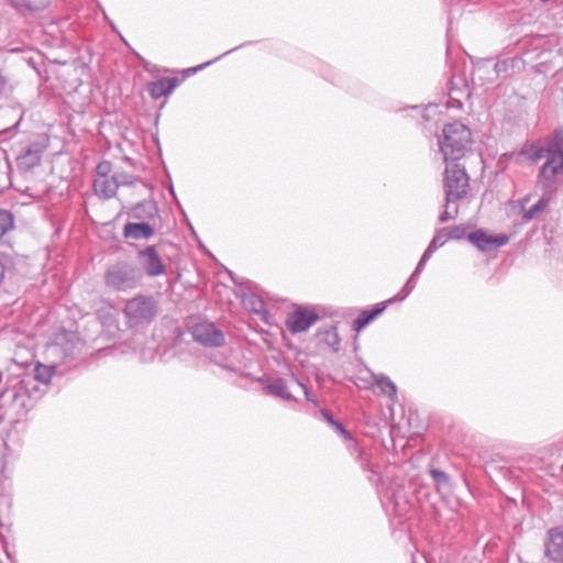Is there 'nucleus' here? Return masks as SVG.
Returning a JSON list of instances; mask_svg holds the SVG:
<instances>
[{"mask_svg":"<svg viewBox=\"0 0 563 563\" xmlns=\"http://www.w3.org/2000/svg\"><path fill=\"white\" fill-rule=\"evenodd\" d=\"M443 187L446 203L461 200L468 194L470 177L460 161L445 162Z\"/></svg>","mask_w":563,"mask_h":563,"instance_id":"20e7f679","label":"nucleus"},{"mask_svg":"<svg viewBox=\"0 0 563 563\" xmlns=\"http://www.w3.org/2000/svg\"><path fill=\"white\" fill-rule=\"evenodd\" d=\"M333 428L349 443L347 449L350 451H352V450L356 451L357 460L361 463H364L365 462V452L363 451V449H358L357 443L352 438L350 432L339 421L336 423H334Z\"/></svg>","mask_w":563,"mask_h":563,"instance_id":"a211bd4d","label":"nucleus"},{"mask_svg":"<svg viewBox=\"0 0 563 563\" xmlns=\"http://www.w3.org/2000/svg\"><path fill=\"white\" fill-rule=\"evenodd\" d=\"M112 166L110 162H101L97 166V176L96 177H109L111 176Z\"/></svg>","mask_w":563,"mask_h":563,"instance_id":"393cba45","label":"nucleus"},{"mask_svg":"<svg viewBox=\"0 0 563 563\" xmlns=\"http://www.w3.org/2000/svg\"><path fill=\"white\" fill-rule=\"evenodd\" d=\"M319 319L318 313L310 308L297 307L288 313L286 325L292 333L303 332Z\"/></svg>","mask_w":563,"mask_h":563,"instance_id":"0eeeda50","label":"nucleus"},{"mask_svg":"<svg viewBox=\"0 0 563 563\" xmlns=\"http://www.w3.org/2000/svg\"><path fill=\"white\" fill-rule=\"evenodd\" d=\"M470 240L478 249L489 251L505 245L508 242V236L505 234L492 235L485 231L478 230L470 234Z\"/></svg>","mask_w":563,"mask_h":563,"instance_id":"9d476101","label":"nucleus"},{"mask_svg":"<svg viewBox=\"0 0 563 563\" xmlns=\"http://www.w3.org/2000/svg\"><path fill=\"white\" fill-rule=\"evenodd\" d=\"M93 188L97 195L103 198H111L115 195L118 187L114 176L109 177H96L93 181Z\"/></svg>","mask_w":563,"mask_h":563,"instance_id":"4468645a","label":"nucleus"},{"mask_svg":"<svg viewBox=\"0 0 563 563\" xmlns=\"http://www.w3.org/2000/svg\"><path fill=\"white\" fill-rule=\"evenodd\" d=\"M208 65H209V62H206V63H205V66H208ZM201 66L203 67V65H201Z\"/></svg>","mask_w":563,"mask_h":563,"instance_id":"473e14b6","label":"nucleus"},{"mask_svg":"<svg viewBox=\"0 0 563 563\" xmlns=\"http://www.w3.org/2000/svg\"><path fill=\"white\" fill-rule=\"evenodd\" d=\"M294 380H295L296 385L303 390L307 400L312 401V399L310 398V394H309L308 389L306 388V386L302 385L301 383L297 382L295 378H294Z\"/></svg>","mask_w":563,"mask_h":563,"instance_id":"cd10ccee","label":"nucleus"},{"mask_svg":"<svg viewBox=\"0 0 563 563\" xmlns=\"http://www.w3.org/2000/svg\"><path fill=\"white\" fill-rule=\"evenodd\" d=\"M545 158L540 170V178L547 181L553 180L555 175L563 169V133H556L554 139L544 147L536 150L533 161Z\"/></svg>","mask_w":563,"mask_h":563,"instance_id":"7ed1b4c3","label":"nucleus"},{"mask_svg":"<svg viewBox=\"0 0 563 563\" xmlns=\"http://www.w3.org/2000/svg\"><path fill=\"white\" fill-rule=\"evenodd\" d=\"M133 280L132 269L126 265H119L106 275L107 285L117 289L129 286Z\"/></svg>","mask_w":563,"mask_h":563,"instance_id":"f8f14e48","label":"nucleus"},{"mask_svg":"<svg viewBox=\"0 0 563 563\" xmlns=\"http://www.w3.org/2000/svg\"><path fill=\"white\" fill-rule=\"evenodd\" d=\"M21 364L13 363L8 368L10 375L19 378L10 388L0 391V407L11 402L16 408L26 409L32 406V400L41 397V390L35 384L32 374L24 372Z\"/></svg>","mask_w":563,"mask_h":563,"instance_id":"f257e3e1","label":"nucleus"},{"mask_svg":"<svg viewBox=\"0 0 563 563\" xmlns=\"http://www.w3.org/2000/svg\"><path fill=\"white\" fill-rule=\"evenodd\" d=\"M140 260L145 273L150 276L163 275L165 273V266L161 262L157 252L153 246L145 249L140 252Z\"/></svg>","mask_w":563,"mask_h":563,"instance_id":"9b49d317","label":"nucleus"},{"mask_svg":"<svg viewBox=\"0 0 563 563\" xmlns=\"http://www.w3.org/2000/svg\"><path fill=\"white\" fill-rule=\"evenodd\" d=\"M549 199L542 198L540 199L532 208L525 211L523 219L529 221L533 219L538 213L544 210V208L548 206Z\"/></svg>","mask_w":563,"mask_h":563,"instance_id":"5701e85b","label":"nucleus"},{"mask_svg":"<svg viewBox=\"0 0 563 563\" xmlns=\"http://www.w3.org/2000/svg\"><path fill=\"white\" fill-rule=\"evenodd\" d=\"M208 65H209V62H206V63H205V66H208ZM201 66L203 67V65H201Z\"/></svg>","mask_w":563,"mask_h":563,"instance_id":"72a5a7b5","label":"nucleus"},{"mask_svg":"<svg viewBox=\"0 0 563 563\" xmlns=\"http://www.w3.org/2000/svg\"><path fill=\"white\" fill-rule=\"evenodd\" d=\"M192 336L196 341L210 347L221 346L224 342V335L217 330L212 323L199 322L191 329Z\"/></svg>","mask_w":563,"mask_h":563,"instance_id":"6e6552de","label":"nucleus"},{"mask_svg":"<svg viewBox=\"0 0 563 563\" xmlns=\"http://www.w3.org/2000/svg\"><path fill=\"white\" fill-rule=\"evenodd\" d=\"M430 475L438 487L449 484V475L441 470L432 468Z\"/></svg>","mask_w":563,"mask_h":563,"instance_id":"b1692460","label":"nucleus"},{"mask_svg":"<svg viewBox=\"0 0 563 563\" xmlns=\"http://www.w3.org/2000/svg\"><path fill=\"white\" fill-rule=\"evenodd\" d=\"M123 234L126 239H150L154 234V229L148 223L129 222L124 225Z\"/></svg>","mask_w":563,"mask_h":563,"instance_id":"ddd939ff","label":"nucleus"},{"mask_svg":"<svg viewBox=\"0 0 563 563\" xmlns=\"http://www.w3.org/2000/svg\"><path fill=\"white\" fill-rule=\"evenodd\" d=\"M11 365H3V364H0V377L3 375L4 371H8V368L10 367Z\"/></svg>","mask_w":563,"mask_h":563,"instance_id":"c85d7f7f","label":"nucleus"},{"mask_svg":"<svg viewBox=\"0 0 563 563\" xmlns=\"http://www.w3.org/2000/svg\"><path fill=\"white\" fill-rule=\"evenodd\" d=\"M282 355H278V356H274V360L277 362V363H280L282 362Z\"/></svg>","mask_w":563,"mask_h":563,"instance_id":"7c9ffc66","label":"nucleus"},{"mask_svg":"<svg viewBox=\"0 0 563 563\" xmlns=\"http://www.w3.org/2000/svg\"><path fill=\"white\" fill-rule=\"evenodd\" d=\"M376 384L382 389V393L390 398H394L397 394L396 385L385 375H374Z\"/></svg>","mask_w":563,"mask_h":563,"instance_id":"aec40b11","label":"nucleus"},{"mask_svg":"<svg viewBox=\"0 0 563 563\" xmlns=\"http://www.w3.org/2000/svg\"><path fill=\"white\" fill-rule=\"evenodd\" d=\"M385 310L384 305L376 306L371 310H363L357 318L353 321V330L360 332L368 323H371L376 317H378Z\"/></svg>","mask_w":563,"mask_h":563,"instance_id":"f3484780","label":"nucleus"},{"mask_svg":"<svg viewBox=\"0 0 563 563\" xmlns=\"http://www.w3.org/2000/svg\"><path fill=\"white\" fill-rule=\"evenodd\" d=\"M320 338L322 341L327 342L333 351L340 349V339L335 330H327L320 334Z\"/></svg>","mask_w":563,"mask_h":563,"instance_id":"4be33fe9","label":"nucleus"},{"mask_svg":"<svg viewBox=\"0 0 563 563\" xmlns=\"http://www.w3.org/2000/svg\"><path fill=\"white\" fill-rule=\"evenodd\" d=\"M264 393L267 395L279 397L284 400L295 399L291 393L288 391L287 384L283 378H277L272 382H267L264 386Z\"/></svg>","mask_w":563,"mask_h":563,"instance_id":"dca6fc26","label":"nucleus"},{"mask_svg":"<svg viewBox=\"0 0 563 563\" xmlns=\"http://www.w3.org/2000/svg\"><path fill=\"white\" fill-rule=\"evenodd\" d=\"M545 556L551 563H563V528H552L547 533Z\"/></svg>","mask_w":563,"mask_h":563,"instance_id":"1a4fd4ad","label":"nucleus"},{"mask_svg":"<svg viewBox=\"0 0 563 563\" xmlns=\"http://www.w3.org/2000/svg\"><path fill=\"white\" fill-rule=\"evenodd\" d=\"M66 357H70L73 358L74 354L73 353H69V354H65Z\"/></svg>","mask_w":563,"mask_h":563,"instance_id":"2f4dec72","label":"nucleus"},{"mask_svg":"<svg viewBox=\"0 0 563 563\" xmlns=\"http://www.w3.org/2000/svg\"><path fill=\"white\" fill-rule=\"evenodd\" d=\"M321 416L324 418V420L330 424V426H334V423H336L338 421L333 419V417L329 413V411L322 409L321 410Z\"/></svg>","mask_w":563,"mask_h":563,"instance_id":"bb28decb","label":"nucleus"},{"mask_svg":"<svg viewBox=\"0 0 563 563\" xmlns=\"http://www.w3.org/2000/svg\"><path fill=\"white\" fill-rule=\"evenodd\" d=\"M472 141L471 130L462 123H451L443 129L440 148L444 162L461 161Z\"/></svg>","mask_w":563,"mask_h":563,"instance_id":"f03ea898","label":"nucleus"},{"mask_svg":"<svg viewBox=\"0 0 563 563\" xmlns=\"http://www.w3.org/2000/svg\"><path fill=\"white\" fill-rule=\"evenodd\" d=\"M56 371V367L55 366H46V365H43V364H37L33 369H32V377L35 379V384L37 385V383H42L44 385H47L49 382H51V378L54 374V372Z\"/></svg>","mask_w":563,"mask_h":563,"instance_id":"6ab92c4d","label":"nucleus"},{"mask_svg":"<svg viewBox=\"0 0 563 563\" xmlns=\"http://www.w3.org/2000/svg\"><path fill=\"white\" fill-rule=\"evenodd\" d=\"M13 223L12 214L7 210L0 209V238L13 228Z\"/></svg>","mask_w":563,"mask_h":563,"instance_id":"412c9836","label":"nucleus"},{"mask_svg":"<svg viewBox=\"0 0 563 563\" xmlns=\"http://www.w3.org/2000/svg\"><path fill=\"white\" fill-rule=\"evenodd\" d=\"M202 66L187 68L174 77H163L147 84V91L153 99H159L170 95L185 79L196 74Z\"/></svg>","mask_w":563,"mask_h":563,"instance_id":"39448f33","label":"nucleus"},{"mask_svg":"<svg viewBox=\"0 0 563 563\" xmlns=\"http://www.w3.org/2000/svg\"><path fill=\"white\" fill-rule=\"evenodd\" d=\"M239 354H223V353H220V354H213V358L211 360L216 365H219L220 367L222 368H225V369H229L231 372H234V373H238L242 376H250L251 374L245 372L247 365L244 364L243 366L242 365H234L233 364V360H232V356H238Z\"/></svg>","mask_w":563,"mask_h":563,"instance_id":"2eb2a0df","label":"nucleus"},{"mask_svg":"<svg viewBox=\"0 0 563 563\" xmlns=\"http://www.w3.org/2000/svg\"><path fill=\"white\" fill-rule=\"evenodd\" d=\"M147 356H148V357H147V358H145V357H144V358L142 360V362H144V363L153 362V360H154V354H147Z\"/></svg>","mask_w":563,"mask_h":563,"instance_id":"c756f323","label":"nucleus"},{"mask_svg":"<svg viewBox=\"0 0 563 563\" xmlns=\"http://www.w3.org/2000/svg\"><path fill=\"white\" fill-rule=\"evenodd\" d=\"M124 312L131 325H139L154 317L155 306L148 298L136 297L126 303Z\"/></svg>","mask_w":563,"mask_h":563,"instance_id":"423d86ee","label":"nucleus"},{"mask_svg":"<svg viewBox=\"0 0 563 563\" xmlns=\"http://www.w3.org/2000/svg\"><path fill=\"white\" fill-rule=\"evenodd\" d=\"M114 179L117 180V187L128 185L131 183L130 176L126 173L123 172H117L113 174Z\"/></svg>","mask_w":563,"mask_h":563,"instance_id":"a878e982","label":"nucleus"}]
</instances>
